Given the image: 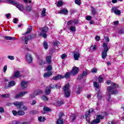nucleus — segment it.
<instances>
[{
	"mask_svg": "<svg viewBox=\"0 0 124 124\" xmlns=\"http://www.w3.org/2000/svg\"><path fill=\"white\" fill-rule=\"evenodd\" d=\"M74 58L75 61H78L79 60V58H80V54L78 53L74 54Z\"/></svg>",
	"mask_w": 124,
	"mask_h": 124,
	"instance_id": "a878e982",
	"label": "nucleus"
},
{
	"mask_svg": "<svg viewBox=\"0 0 124 124\" xmlns=\"http://www.w3.org/2000/svg\"><path fill=\"white\" fill-rule=\"evenodd\" d=\"M52 76V72H47L44 74V78H48Z\"/></svg>",
	"mask_w": 124,
	"mask_h": 124,
	"instance_id": "b1692460",
	"label": "nucleus"
},
{
	"mask_svg": "<svg viewBox=\"0 0 124 124\" xmlns=\"http://www.w3.org/2000/svg\"><path fill=\"white\" fill-rule=\"evenodd\" d=\"M10 95V94H3L1 95V97H3L4 98H7V97H9V96Z\"/></svg>",
	"mask_w": 124,
	"mask_h": 124,
	"instance_id": "79ce46f5",
	"label": "nucleus"
},
{
	"mask_svg": "<svg viewBox=\"0 0 124 124\" xmlns=\"http://www.w3.org/2000/svg\"><path fill=\"white\" fill-rule=\"evenodd\" d=\"M14 105L16 106L19 110H22V107L24 103L23 102L16 101L13 103Z\"/></svg>",
	"mask_w": 124,
	"mask_h": 124,
	"instance_id": "423d86ee",
	"label": "nucleus"
},
{
	"mask_svg": "<svg viewBox=\"0 0 124 124\" xmlns=\"http://www.w3.org/2000/svg\"><path fill=\"white\" fill-rule=\"evenodd\" d=\"M25 11H26V12H31V11H32V7L31 5L26 6Z\"/></svg>",
	"mask_w": 124,
	"mask_h": 124,
	"instance_id": "4be33fe9",
	"label": "nucleus"
},
{
	"mask_svg": "<svg viewBox=\"0 0 124 124\" xmlns=\"http://www.w3.org/2000/svg\"><path fill=\"white\" fill-rule=\"evenodd\" d=\"M27 93H28V92H21L19 94H16L15 97V98H19V97H21V96H24V95L27 94Z\"/></svg>",
	"mask_w": 124,
	"mask_h": 124,
	"instance_id": "ddd939ff",
	"label": "nucleus"
},
{
	"mask_svg": "<svg viewBox=\"0 0 124 124\" xmlns=\"http://www.w3.org/2000/svg\"><path fill=\"white\" fill-rule=\"evenodd\" d=\"M111 10L116 14V15H121V11H120L117 7L112 8Z\"/></svg>",
	"mask_w": 124,
	"mask_h": 124,
	"instance_id": "f8f14e48",
	"label": "nucleus"
},
{
	"mask_svg": "<svg viewBox=\"0 0 124 124\" xmlns=\"http://www.w3.org/2000/svg\"><path fill=\"white\" fill-rule=\"evenodd\" d=\"M41 15L43 17L46 16V9L43 8L41 13Z\"/></svg>",
	"mask_w": 124,
	"mask_h": 124,
	"instance_id": "473e14b6",
	"label": "nucleus"
},
{
	"mask_svg": "<svg viewBox=\"0 0 124 124\" xmlns=\"http://www.w3.org/2000/svg\"><path fill=\"white\" fill-rule=\"evenodd\" d=\"M59 43V41H55V42H53V44L54 46H58Z\"/></svg>",
	"mask_w": 124,
	"mask_h": 124,
	"instance_id": "bf43d9fd",
	"label": "nucleus"
},
{
	"mask_svg": "<svg viewBox=\"0 0 124 124\" xmlns=\"http://www.w3.org/2000/svg\"><path fill=\"white\" fill-rule=\"evenodd\" d=\"M4 109H3V108L0 107V113H4Z\"/></svg>",
	"mask_w": 124,
	"mask_h": 124,
	"instance_id": "0e129e2a",
	"label": "nucleus"
},
{
	"mask_svg": "<svg viewBox=\"0 0 124 124\" xmlns=\"http://www.w3.org/2000/svg\"><path fill=\"white\" fill-rule=\"evenodd\" d=\"M107 85H110L111 86L108 87V96L111 94H117L118 91L116 90L117 88H119V85L115 83L111 82V80H108L107 81Z\"/></svg>",
	"mask_w": 124,
	"mask_h": 124,
	"instance_id": "f257e3e1",
	"label": "nucleus"
},
{
	"mask_svg": "<svg viewBox=\"0 0 124 124\" xmlns=\"http://www.w3.org/2000/svg\"><path fill=\"white\" fill-rule=\"evenodd\" d=\"M45 63H46V62H45V61H43L41 59L39 60V64H40V65H43V64H45Z\"/></svg>",
	"mask_w": 124,
	"mask_h": 124,
	"instance_id": "4c0bfd02",
	"label": "nucleus"
},
{
	"mask_svg": "<svg viewBox=\"0 0 124 124\" xmlns=\"http://www.w3.org/2000/svg\"><path fill=\"white\" fill-rule=\"evenodd\" d=\"M24 2L26 3H31V0H23Z\"/></svg>",
	"mask_w": 124,
	"mask_h": 124,
	"instance_id": "13d9d810",
	"label": "nucleus"
},
{
	"mask_svg": "<svg viewBox=\"0 0 124 124\" xmlns=\"http://www.w3.org/2000/svg\"><path fill=\"white\" fill-rule=\"evenodd\" d=\"M46 60L47 63L50 64L52 62V57L50 55L47 56L46 58Z\"/></svg>",
	"mask_w": 124,
	"mask_h": 124,
	"instance_id": "6ab92c4d",
	"label": "nucleus"
},
{
	"mask_svg": "<svg viewBox=\"0 0 124 124\" xmlns=\"http://www.w3.org/2000/svg\"><path fill=\"white\" fill-rule=\"evenodd\" d=\"M87 74H88V72H86V71H84L82 74L81 76L78 77V80H80L81 79H82V78H83V77H85V76H87Z\"/></svg>",
	"mask_w": 124,
	"mask_h": 124,
	"instance_id": "bb28decb",
	"label": "nucleus"
},
{
	"mask_svg": "<svg viewBox=\"0 0 124 124\" xmlns=\"http://www.w3.org/2000/svg\"><path fill=\"white\" fill-rule=\"evenodd\" d=\"M44 47L45 49H48V44H47V42H45L44 43Z\"/></svg>",
	"mask_w": 124,
	"mask_h": 124,
	"instance_id": "09e8293b",
	"label": "nucleus"
},
{
	"mask_svg": "<svg viewBox=\"0 0 124 124\" xmlns=\"http://www.w3.org/2000/svg\"><path fill=\"white\" fill-rule=\"evenodd\" d=\"M8 59H9V60H11V61H13V60L15 59V57L13 56L9 55L8 56Z\"/></svg>",
	"mask_w": 124,
	"mask_h": 124,
	"instance_id": "49530a36",
	"label": "nucleus"
},
{
	"mask_svg": "<svg viewBox=\"0 0 124 124\" xmlns=\"http://www.w3.org/2000/svg\"><path fill=\"white\" fill-rule=\"evenodd\" d=\"M78 23H79V21L77 19L74 20H71L67 22V26H71L69 28V30L72 31V32H75V31H76V27H75V25H77Z\"/></svg>",
	"mask_w": 124,
	"mask_h": 124,
	"instance_id": "f03ea898",
	"label": "nucleus"
},
{
	"mask_svg": "<svg viewBox=\"0 0 124 124\" xmlns=\"http://www.w3.org/2000/svg\"><path fill=\"white\" fill-rule=\"evenodd\" d=\"M41 32L39 34L40 36L44 37V38H46L47 37V31H49L48 27H45L41 29Z\"/></svg>",
	"mask_w": 124,
	"mask_h": 124,
	"instance_id": "39448f33",
	"label": "nucleus"
},
{
	"mask_svg": "<svg viewBox=\"0 0 124 124\" xmlns=\"http://www.w3.org/2000/svg\"><path fill=\"white\" fill-rule=\"evenodd\" d=\"M93 86L96 89H99V84L96 81H93Z\"/></svg>",
	"mask_w": 124,
	"mask_h": 124,
	"instance_id": "e433bc0d",
	"label": "nucleus"
},
{
	"mask_svg": "<svg viewBox=\"0 0 124 124\" xmlns=\"http://www.w3.org/2000/svg\"><path fill=\"white\" fill-rule=\"evenodd\" d=\"M31 39H32V38L31 37V36H29L28 37H26L25 38V43L26 44H28V41H29V40H31Z\"/></svg>",
	"mask_w": 124,
	"mask_h": 124,
	"instance_id": "cd10ccee",
	"label": "nucleus"
},
{
	"mask_svg": "<svg viewBox=\"0 0 124 124\" xmlns=\"http://www.w3.org/2000/svg\"><path fill=\"white\" fill-rule=\"evenodd\" d=\"M95 13H96V12L95 11V9L92 8V15H95Z\"/></svg>",
	"mask_w": 124,
	"mask_h": 124,
	"instance_id": "3c124183",
	"label": "nucleus"
},
{
	"mask_svg": "<svg viewBox=\"0 0 124 124\" xmlns=\"http://www.w3.org/2000/svg\"><path fill=\"white\" fill-rule=\"evenodd\" d=\"M61 79H63V77L61 75H58L55 77H54L52 78V80H54L55 81H57V80H60Z\"/></svg>",
	"mask_w": 124,
	"mask_h": 124,
	"instance_id": "dca6fc26",
	"label": "nucleus"
},
{
	"mask_svg": "<svg viewBox=\"0 0 124 124\" xmlns=\"http://www.w3.org/2000/svg\"><path fill=\"white\" fill-rule=\"evenodd\" d=\"M62 1H59L57 3V6H58V7H60V6H62Z\"/></svg>",
	"mask_w": 124,
	"mask_h": 124,
	"instance_id": "de8ad7c7",
	"label": "nucleus"
},
{
	"mask_svg": "<svg viewBox=\"0 0 124 124\" xmlns=\"http://www.w3.org/2000/svg\"><path fill=\"white\" fill-rule=\"evenodd\" d=\"M16 85V82L15 81H11L8 82V88H12V87H14Z\"/></svg>",
	"mask_w": 124,
	"mask_h": 124,
	"instance_id": "aec40b11",
	"label": "nucleus"
},
{
	"mask_svg": "<svg viewBox=\"0 0 124 124\" xmlns=\"http://www.w3.org/2000/svg\"><path fill=\"white\" fill-rule=\"evenodd\" d=\"M17 113H18V115L19 116H23V115H25V112L23 110H19L17 111Z\"/></svg>",
	"mask_w": 124,
	"mask_h": 124,
	"instance_id": "72a5a7b5",
	"label": "nucleus"
},
{
	"mask_svg": "<svg viewBox=\"0 0 124 124\" xmlns=\"http://www.w3.org/2000/svg\"><path fill=\"white\" fill-rule=\"evenodd\" d=\"M7 70V65H5L3 68V72L5 73Z\"/></svg>",
	"mask_w": 124,
	"mask_h": 124,
	"instance_id": "052dcab7",
	"label": "nucleus"
},
{
	"mask_svg": "<svg viewBox=\"0 0 124 124\" xmlns=\"http://www.w3.org/2000/svg\"><path fill=\"white\" fill-rule=\"evenodd\" d=\"M97 72V70L96 69V68H94L92 70V72L93 73H96V72Z\"/></svg>",
	"mask_w": 124,
	"mask_h": 124,
	"instance_id": "6e6d98bb",
	"label": "nucleus"
},
{
	"mask_svg": "<svg viewBox=\"0 0 124 124\" xmlns=\"http://www.w3.org/2000/svg\"><path fill=\"white\" fill-rule=\"evenodd\" d=\"M78 72H79V68L75 66L72 68L71 74L72 75H76L77 74H78Z\"/></svg>",
	"mask_w": 124,
	"mask_h": 124,
	"instance_id": "9b49d317",
	"label": "nucleus"
},
{
	"mask_svg": "<svg viewBox=\"0 0 124 124\" xmlns=\"http://www.w3.org/2000/svg\"><path fill=\"white\" fill-rule=\"evenodd\" d=\"M13 124H20V123L17 121H14Z\"/></svg>",
	"mask_w": 124,
	"mask_h": 124,
	"instance_id": "774afa93",
	"label": "nucleus"
},
{
	"mask_svg": "<svg viewBox=\"0 0 124 124\" xmlns=\"http://www.w3.org/2000/svg\"><path fill=\"white\" fill-rule=\"evenodd\" d=\"M103 50L102 52V58L103 59V60H105V59H106V57H107V52H108L109 48H108L107 44L105 43L103 44Z\"/></svg>",
	"mask_w": 124,
	"mask_h": 124,
	"instance_id": "7ed1b4c3",
	"label": "nucleus"
},
{
	"mask_svg": "<svg viewBox=\"0 0 124 124\" xmlns=\"http://www.w3.org/2000/svg\"><path fill=\"white\" fill-rule=\"evenodd\" d=\"M75 2L78 5H81V0H75Z\"/></svg>",
	"mask_w": 124,
	"mask_h": 124,
	"instance_id": "37998d69",
	"label": "nucleus"
},
{
	"mask_svg": "<svg viewBox=\"0 0 124 124\" xmlns=\"http://www.w3.org/2000/svg\"><path fill=\"white\" fill-rule=\"evenodd\" d=\"M51 89H52V87L51 86L46 87L45 91V94H46V95H48V94H49L50 93H51Z\"/></svg>",
	"mask_w": 124,
	"mask_h": 124,
	"instance_id": "412c9836",
	"label": "nucleus"
},
{
	"mask_svg": "<svg viewBox=\"0 0 124 124\" xmlns=\"http://www.w3.org/2000/svg\"><path fill=\"white\" fill-rule=\"evenodd\" d=\"M56 123L57 124H63V120L61 118H59L57 121L56 122Z\"/></svg>",
	"mask_w": 124,
	"mask_h": 124,
	"instance_id": "2f4dec72",
	"label": "nucleus"
},
{
	"mask_svg": "<svg viewBox=\"0 0 124 124\" xmlns=\"http://www.w3.org/2000/svg\"><path fill=\"white\" fill-rule=\"evenodd\" d=\"M42 98L43 101H48V97L46 96L45 95H43L42 97Z\"/></svg>",
	"mask_w": 124,
	"mask_h": 124,
	"instance_id": "ea45409f",
	"label": "nucleus"
},
{
	"mask_svg": "<svg viewBox=\"0 0 124 124\" xmlns=\"http://www.w3.org/2000/svg\"><path fill=\"white\" fill-rule=\"evenodd\" d=\"M104 118V117L101 116V115H98L96 117V119L94 120L91 123V124H98L99 123H100V120H102Z\"/></svg>",
	"mask_w": 124,
	"mask_h": 124,
	"instance_id": "1a4fd4ad",
	"label": "nucleus"
},
{
	"mask_svg": "<svg viewBox=\"0 0 124 124\" xmlns=\"http://www.w3.org/2000/svg\"><path fill=\"white\" fill-rule=\"evenodd\" d=\"M117 122L115 121H109L108 124H116Z\"/></svg>",
	"mask_w": 124,
	"mask_h": 124,
	"instance_id": "4d7b16f0",
	"label": "nucleus"
},
{
	"mask_svg": "<svg viewBox=\"0 0 124 124\" xmlns=\"http://www.w3.org/2000/svg\"><path fill=\"white\" fill-rule=\"evenodd\" d=\"M63 92L65 97H69L70 95V90H69V83H68L64 86L63 88Z\"/></svg>",
	"mask_w": 124,
	"mask_h": 124,
	"instance_id": "20e7f679",
	"label": "nucleus"
},
{
	"mask_svg": "<svg viewBox=\"0 0 124 124\" xmlns=\"http://www.w3.org/2000/svg\"><path fill=\"white\" fill-rule=\"evenodd\" d=\"M14 5H16V8L20 10V11H21L22 12H24V11H25V9L24 8V6L23 5L19 4L17 1H16V3H15L14 4Z\"/></svg>",
	"mask_w": 124,
	"mask_h": 124,
	"instance_id": "0eeeda50",
	"label": "nucleus"
},
{
	"mask_svg": "<svg viewBox=\"0 0 124 124\" xmlns=\"http://www.w3.org/2000/svg\"><path fill=\"white\" fill-rule=\"evenodd\" d=\"M39 122H44L45 121V117H39L38 118Z\"/></svg>",
	"mask_w": 124,
	"mask_h": 124,
	"instance_id": "a18cd8bd",
	"label": "nucleus"
},
{
	"mask_svg": "<svg viewBox=\"0 0 124 124\" xmlns=\"http://www.w3.org/2000/svg\"><path fill=\"white\" fill-rule=\"evenodd\" d=\"M14 77L16 78H19V77H22V74L18 71H16L14 74Z\"/></svg>",
	"mask_w": 124,
	"mask_h": 124,
	"instance_id": "2eb2a0df",
	"label": "nucleus"
},
{
	"mask_svg": "<svg viewBox=\"0 0 124 124\" xmlns=\"http://www.w3.org/2000/svg\"><path fill=\"white\" fill-rule=\"evenodd\" d=\"M46 71L48 72H51V71H52V66L48 65L46 67Z\"/></svg>",
	"mask_w": 124,
	"mask_h": 124,
	"instance_id": "a19ab883",
	"label": "nucleus"
},
{
	"mask_svg": "<svg viewBox=\"0 0 124 124\" xmlns=\"http://www.w3.org/2000/svg\"><path fill=\"white\" fill-rule=\"evenodd\" d=\"M70 74H71V72L70 73H67L65 74L64 76H62L63 78L69 79L70 78Z\"/></svg>",
	"mask_w": 124,
	"mask_h": 124,
	"instance_id": "c756f323",
	"label": "nucleus"
},
{
	"mask_svg": "<svg viewBox=\"0 0 124 124\" xmlns=\"http://www.w3.org/2000/svg\"><path fill=\"white\" fill-rule=\"evenodd\" d=\"M59 14H63V15H66L68 13V11L66 9H62L59 11Z\"/></svg>",
	"mask_w": 124,
	"mask_h": 124,
	"instance_id": "f3484780",
	"label": "nucleus"
},
{
	"mask_svg": "<svg viewBox=\"0 0 124 124\" xmlns=\"http://www.w3.org/2000/svg\"><path fill=\"white\" fill-rule=\"evenodd\" d=\"M43 110L45 111V112H50V111H51V109H50V108L47 107H44L43 108Z\"/></svg>",
	"mask_w": 124,
	"mask_h": 124,
	"instance_id": "58836bf2",
	"label": "nucleus"
},
{
	"mask_svg": "<svg viewBox=\"0 0 124 124\" xmlns=\"http://www.w3.org/2000/svg\"><path fill=\"white\" fill-rule=\"evenodd\" d=\"M95 50H96V46L95 45L91 46L89 48V51L91 52H94Z\"/></svg>",
	"mask_w": 124,
	"mask_h": 124,
	"instance_id": "393cba45",
	"label": "nucleus"
},
{
	"mask_svg": "<svg viewBox=\"0 0 124 124\" xmlns=\"http://www.w3.org/2000/svg\"><path fill=\"white\" fill-rule=\"evenodd\" d=\"M81 91H82V87H81V86H78V90L77 91V94H80L81 93Z\"/></svg>",
	"mask_w": 124,
	"mask_h": 124,
	"instance_id": "f704fd0d",
	"label": "nucleus"
},
{
	"mask_svg": "<svg viewBox=\"0 0 124 124\" xmlns=\"http://www.w3.org/2000/svg\"><path fill=\"white\" fill-rule=\"evenodd\" d=\"M8 2H9V3H12V4H14L15 3H16V1H13L12 0H6Z\"/></svg>",
	"mask_w": 124,
	"mask_h": 124,
	"instance_id": "8fccbe9b",
	"label": "nucleus"
},
{
	"mask_svg": "<svg viewBox=\"0 0 124 124\" xmlns=\"http://www.w3.org/2000/svg\"><path fill=\"white\" fill-rule=\"evenodd\" d=\"M76 114H72L71 115L70 120H71L72 122H73L75 120H76Z\"/></svg>",
	"mask_w": 124,
	"mask_h": 124,
	"instance_id": "7c9ffc66",
	"label": "nucleus"
},
{
	"mask_svg": "<svg viewBox=\"0 0 124 124\" xmlns=\"http://www.w3.org/2000/svg\"><path fill=\"white\" fill-rule=\"evenodd\" d=\"M113 24L115 26L119 24V21H114Z\"/></svg>",
	"mask_w": 124,
	"mask_h": 124,
	"instance_id": "338daca9",
	"label": "nucleus"
},
{
	"mask_svg": "<svg viewBox=\"0 0 124 124\" xmlns=\"http://www.w3.org/2000/svg\"><path fill=\"white\" fill-rule=\"evenodd\" d=\"M4 37L5 39H6V40L13 41V40H16V38H15V37H11L9 36H6Z\"/></svg>",
	"mask_w": 124,
	"mask_h": 124,
	"instance_id": "5701e85b",
	"label": "nucleus"
},
{
	"mask_svg": "<svg viewBox=\"0 0 124 124\" xmlns=\"http://www.w3.org/2000/svg\"><path fill=\"white\" fill-rule=\"evenodd\" d=\"M12 113L14 116H17L18 115V111L17 112V111L15 110H13Z\"/></svg>",
	"mask_w": 124,
	"mask_h": 124,
	"instance_id": "603ef678",
	"label": "nucleus"
},
{
	"mask_svg": "<svg viewBox=\"0 0 124 124\" xmlns=\"http://www.w3.org/2000/svg\"><path fill=\"white\" fill-rule=\"evenodd\" d=\"M93 113V109H92L86 111V114H85V117L86 121H87V123H90V115H92Z\"/></svg>",
	"mask_w": 124,
	"mask_h": 124,
	"instance_id": "6e6552de",
	"label": "nucleus"
},
{
	"mask_svg": "<svg viewBox=\"0 0 124 124\" xmlns=\"http://www.w3.org/2000/svg\"><path fill=\"white\" fill-rule=\"evenodd\" d=\"M42 93H43L42 90H36L32 94H31V98H34V97H35L36 95H39V94Z\"/></svg>",
	"mask_w": 124,
	"mask_h": 124,
	"instance_id": "9d476101",
	"label": "nucleus"
},
{
	"mask_svg": "<svg viewBox=\"0 0 124 124\" xmlns=\"http://www.w3.org/2000/svg\"><path fill=\"white\" fill-rule=\"evenodd\" d=\"M86 19L88 21H91V20H92V16H86Z\"/></svg>",
	"mask_w": 124,
	"mask_h": 124,
	"instance_id": "5fc2aeb1",
	"label": "nucleus"
},
{
	"mask_svg": "<svg viewBox=\"0 0 124 124\" xmlns=\"http://www.w3.org/2000/svg\"><path fill=\"white\" fill-rule=\"evenodd\" d=\"M98 80V83H102L103 82V77L101 75L99 76L98 78H96V80Z\"/></svg>",
	"mask_w": 124,
	"mask_h": 124,
	"instance_id": "c85d7f7f",
	"label": "nucleus"
},
{
	"mask_svg": "<svg viewBox=\"0 0 124 124\" xmlns=\"http://www.w3.org/2000/svg\"><path fill=\"white\" fill-rule=\"evenodd\" d=\"M32 28L31 27H29V28L27 30V32H26V34H28V33H30L31 31Z\"/></svg>",
	"mask_w": 124,
	"mask_h": 124,
	"instance_id": "c03bdc74",
	"label": "nucleus"
},
{
	"mask_svg": "<svg viewBox=\"0 0 124 124\" xmlns=\"http://www.w3.org/2000/svg\"><path fill=\"white\" fill-rule=\"evenodd\" d=\"M26 59L28 62L31 63L32 62V57H31V54H27L26 56Z\"/></svg>",
	"mask_w": 124,
	"mask_h": 124,
	"instance_id": "4468645a",
	"label": "nucleus"
},
{
	"mask_svg": "<svg viewBox=\"0 0 124 124\" xmlns=\"http://www.w3.org/2000/svg\"><path fill=\"white\" fill-rule=\"evenodd\" d=\"M95 40H96L97 41H99V40H100V37L96 36L95 37Z\"/></svg>",
	"mask_w": 124,
	"mask_h": 124,
	"instance_id": "69168bd1",
	"label": "nucleus"
},
{
	"mask_svg": "<svg viewBox=\"0 0 124 124\" xmlns=\"http://www.w3.org/2000/svg\"><path fill=\"white\" fill-rule=\"evenodd\" d=\"M61 58L63 60H64V59H65V58H66V55H65V54H63L62 55H61Z\"/></svg>",
	"mask_w": 124,
	"mask_h": 124,
	"instance_id": "e2e57ef3",
	"label": "nucleus"
},
{
	"mask_svg": "<svg viewBox=\"0 0 124 124\" xmlns=\"http://www.w3.org/2000/svg\"><path fill=\"white\" fill-rule=\"evenodd\" d=\"M62 116H63V112H60L59 115V119H62Z\"/></svg>",
	"mask_w": 124,
	"mask_h": 124,
	"instance_id": "680f3d73",
	"label": "nucleus"
},
{
	"mask_svg": "<svg viewBox=\"0 0 124 124\" xmlns=\"http://www.w3.org/2000/svg\"><path fill=\"white\" fill-rule=\"evenodd\" d=\"M97 97L99 99H101L102 98V95H101V92H100V91H98L97 92Z\"/></svg>",
	"mask_w": 124,
	"mask_h": 124,
	"instance_id": "c9c22d12",
	"label": "nucleus"
},
{
	"mask_svg": "<svg viewBox=\"0 0 124 124\" xmlns=\"http://www.w3.org/2000/svg\"><path fill=\"white\" fill-rule=\"evenodd\" d=\"M28 83L29 82L28 81H22L21 83L22 88L26 89V88H27Z\"/></svg>",
	"mask_w": 124,
	"mask_h": 124,
	"instance_id": "a211bd4d",
	"label": "nucleus"
},
{
	"mask_svg": "<svg viewBox=\"0 0 124 124\" xmlns=\"http://www.w3.org/2000/svg\"><path fill=\"white\" fill-rule=\"evenodd\" d=\"M105 41H106V42H109V41H110V40L109 39V37L108 36L105 37Z\"/></svg>",
	"mask_w": 124,
	"mask_h": 124,
	"instance_id": "864d4df0",
	"label": "nucleus"
}]
</instances>
